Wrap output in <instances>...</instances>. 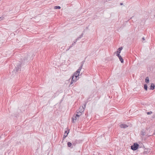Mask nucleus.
Listing matches in <instances>:
<instances>
[{
    "mask_svg": "<svg viewBox=\"0 0 155 155\" xmlns=\"http://www.w3.org/2000/svg\"><path fill=\"white\" fill-rule=\"evenodd\" d=\"M82 65H81L79 67V68L74 74L73 76H72V80L70 83L71 85L73 83H75L77 81L78 79V76L79 74L81 69L82 68Z\"/></svg>",
    "mask_w": 155,
    "mask_h": 155,
    "instance_id": "f257e3e1",
    "label": "nucleus"
},
{
    "mask_svg": "<svg viewBox=\"0 0 155 155\" xmlns=\"http://www.w3.org/2000/svg\"><path fill=\"white\" fill-rule=\"evenodd\" d=\"M80 116H81V114H76L74 115L71 118L72 122L74 123L77 119H78L79 117Z\"/></svg>",
    "mask_w": 155,
    "mask_h": 155,
    "instance_id": "f03ea898",
    "label": "nucleus"
},
{
    "mask_svg": "<svg viewBox=\"0 0 155 155\" xmlns=\"http://www.w3.org/2000/svg\"><path fill=\"white\" fill-rule=\"evenodd\" d=\"M139 146V145L137 143H135L131 146V149L133 150H135L138 149Z\"/></svg>",
    "mask_w": 155,
    "mask_h": 155,
    "instance_id": "7ed1b4c3",
    "label": "nucleus"
},
{
    "mask_svg": "<svg viewBox=\"0 0 155 155\" xmlns=\"http://www.w3.org/2000/svg\"><path fill=\"white\" fill-rule=\"evenodd\" d=\"M85 107V105H84L83 106L80 107L78 111L80 112L81 115V113L83 112L84 110V108Z\"/></svg>",
    "mask_w": 155,
    "mask_h": 155,
    "instance_id": "20e7f679",
    "label": "nucleus"
},
{
    "mask_svg": "<svg viewBox=\"0 0 155 155\" xmlns=\"http://www.w3.org/2000/svg\"><path fill=\"white\" fill-rule=\"evenodd\" d=\"M82 35H81L80 37H78L76 40H75L74 42H73V43H72V45H74L75 43L77 42V41L78 40H79V39H80V38H81L82 37Z\"/></svg>",
    "mask_w": 155,
    "mask_h": 155,
    "instance_id": "39448f33",
    "label": "nucleus"
},
{
    "mask_svg": "<svg viewBox=\"0 0 155 155\" xmlns=\"http://www.w3.org/2000/svg\"><path fill=\"white\" fill-rule=\"evenodd\" d=\"M120 127L121 128H126L128 126L126 124H122L120 125Z\"/></svg>",
    "mask_w": 155,
    "mask_h": 155,
    "instance_id": "423d86ee",
    "label": "nucleus"
},
{
    "mask_svg": "<svg viewBox=\"0 0 155 155\" xmlns=\"http://www.w3.org/2000/svg\"><path fill=\"white\" fill-rule=\"evenodd\" d=\"M155 87V85L154 84L152 83L151 84L150 89L153 90Z\"/></svg>",
    "mask_w": 155,
    "mask_h": 155,
    "instance_id": "0eeeda50",
    "label": "nucleus"
},
{
    "mask_svg": "<svg viewBox=\"0 0 155 155\" xmlns=\"http://www.w3.org/2000/svg\"><path fill=\"white\" fill-rule=\"evenodd\" d=\"M118 58H119L120 61L121 62V63H123V62H124V60H123V58H122V57L120 55V56H119L118 57Z\"/></svg>",
    "mask_w": 155,
    "mask_h": 155,
    "instance_id": "6e6552de",
    "label": "nucleus"
},
{
    "mask_svg": "<svg viewBox=\"0 0 155 155\" xmlns=\"http://www.w3.org/2000/svg\"><path fill=\"white\" fill-rule=\"evenodd\" d=\"M123 49L122 47H120L117 50V51L116 52H120V51Z\"/></svg>",
    "mask_w": 155,
    "mask_h": 155,
    "instance_id": "1a4fd4ad",
    "label": "nucleus"
},
{
    "mask_svg": "<svg viewBox=\"0 0 155 155\" xmlns=\"http://www.w3.org/2000/svg\"><path fill=\"white\" fill-rule=\"evenodd\" d=\"M21 67V66L20 65H18V66H17V67L16 68H17V70H16V71H18V70L19 69H20Z\"/></svg>",
    "mask_w": 155,
    "mask_h": 155,
    "instance_id": "9d476101",
    "label": "nucleus"
},
{
    "mask_svg": "<svg viewBox=\"0 0 155 155\" xmlns=\"http://www.w3.org/2000/svg\"><path fill=\"white\" fill-rule=\"evenodd\" d=\"M145 81L146 83H148L149 82V78L148 77L146 78L145 80Z\"/></svg>",
    "mask_w": 155,
    "mask_h": 155,
    "instance_id": "9b49d317",
    "label": "nucleus"
},
{
    "mask_svg": "<svg viewBox=\"0 0 155 155\" xmlns=\"http://www.w3.org/2000/svg\"><path fill=\"white\" fill-rule=\"evenodd\" d=\"M54 9H60L61 8V7L59 6H55L54 7Z\"/></svg>",
    "mask_w": 155,
    "mask_h": 155,
    "instance_id": "f8f14e48",
    "label": "nucleus"
},
{
    "mask_svg": "<svg viewBox=\"0 0 155 155\" xmlns=\"http://www.w3.org/2000/svg\"><path fill=\"white\" fill-rule=\"evenodd\" d=\"M69 133V131L68 130H65L64 132V134L66 135L67 136Z\"/></svg>",
    "mask_w": 155,
    "mask_h": 155,
    "instance_id": "ddd939ff",
    "label": "nucleus"
},
{
    "mask_svg": "<svg viewBox=\"0 0 155 155\" xmlns=\"http://www.w3.org/2000/svg\"><path fill=\"white\" fill-rule=\"evenodd\" d=\"M144 89L146 90V91H147V84H145L144 85Z\"/></svg>",
    "mask_w": 155,
    "mask_h": 155,
    "instance_id": "4468645a",
    "label": "nucleus"
},
{
    "mask_svg": "<svg viewBox=\"0 0 155 155\" xmlns=\"http://www.w3.org/2000/svg\"><path fill=\"white\" fill-rule=\"evenodd\" d=\"M67 145H68V147H70L71 146L72 144L71 142H68L67 143Z\"/></svg>",
    "mask_w": 155,
    "mask_h": 155,
    "instance_id": "2eb2a0df",
    "label": "nucleus"
},
{
    "mask_svg": "<svg viewBox=\"0 0 155 155\" xmlns=\"http://www.w3.org/2000/svg\"><path fill=\"white\" fill-rule=\"evenodd\" d=\"M148 152V151L147 150H146L144 151L143 152V154H146L147 153V152Z\"/></svg>",
    "mask_w": 155,
    "mask_h": 155,
    "instance_id": "dca6fc26",
    "label": "nucleus"
},
{
    "mask_svg": "<svg viewBox=\"0 0 155 155\" xmlns=\"http://www.w3.org/2000/svg\"><path fill=\"white\" fill-rule=\"evenodd\" d=\"M117 53V56L118 57L119 56H120V52H116Z\"/></svg>",
    "mask_w": 155,
    "mask_h": 155,
    "instance_id": "f3484780",
    "label": "nucleus"
},
{
    "mask_svg": "<svg viewBox=\"0 0 155 155\" xmlns=\"http://www.w3.org/2000/svg\"><path fill=\"white\" fill-rule=\"evenodd\" d=\"M152 113V111H150L149 112H147V114L148 115Z\"/></svg>",
    "mask_w": 155,
    "mask_h": 155,
    "instance_id": "a211bd4d",
    "label": "nucleus"
},
{
    "mask_svg": "<svg viewBox=\"0 0 155 155\" xmlns=\"http://www.w3.org/2000/svg\"><path fill=\"white\" fill-rule=\"evenodd\" d=\"M67 136L66 135H64L63 137V140H64L66 137H67Z\"/></svg>",
    "mask_w": 155,
    "mask_h": 155,
    "instance_id": "6ab92c4d",
    "label": "nucleus"
},
{
    "mask_svg": "<svg viewBox=\"0 0 155 155\" xmlns=\"http://www.w3.org/2000/svg\"><path fill=\"white\" fill-rule=\"evenodd\" d=\"M72 47V45H71V46H69V48L67 49V51L71 47Z\"/></svg>",
    "mask_w": 155,
    "mask_h": 155,
    "instance_id": "aec40b11",
    "label": "nucleus"
},
{
    "mask_svg": "<svg viewBox=\"0 0 155 155\" xmlns=\"http://www.w3.org/2000/svg\"><path fill=\"white\" fill-rule=\"evenodd\" d=\"M4 18V17H0V21L2 20H3Z\"/></svg>",
    "mask_w": 155,
    "mask_h": 155,
    "instance_id": "412c9836",
    "label": "nucleus"
},
{
    "mask_svg": "<svg viewBox=\"0 0 155 155\" xmlns=\"http://www.w3.org/2000/svg\"><path fill=\"white\" fill-rule=\"evenodd\" d=\"M142 39L143 40V41H144L145 40V38L144 37H143L142 38Z\"/></svg>",
    "mask_w": 155,
    "mask_h": 155,
    "instance_id": "4be33fe9",
    "label": "nucleus"
},
{
    "mask_svg": "<svg viewBox=\"0 0 155 155\" xmlns=\"http://www.w3.org/2000/svg\"><path fill=\"white\" fill-rule=\"evenodd\" d=\"M77 114H80V112H79V111L78 112H77Z\"/></svg>",
    "mask_w": 155,
    "mask_h": 155,
    "instance_id": "5701e85b",
    "label": "nucleus"
},
{
    "mask_svg": "<svg viewBox=\"0 0 155 155\" xmlns=\"http://www.w3.org/2000/svg\"><path fill=\"white\" fill-rule=\"evenodd\" d=\"M123 5V3H120V5Z\"/></svg>",
    "mask_w": 155,
    "mask_h": 155,
    "instance_id": "b1692460",
    "label": "nucleus"
},
{
    "mask_svg": "<svg viewBox=\"0 0 155 155\" xmlns=\"http://www.w3.org/2000/svg\"><path fill=\"white\" fill-rule=\"evenodd\" d=\"M154 16L155 17V15H154Z\"/></svg>",
    "mask_w": 155,
    "mask_h": 155,
    "instance_id": "393cba45",
    "label": "nucleus"
}]
</instances>
